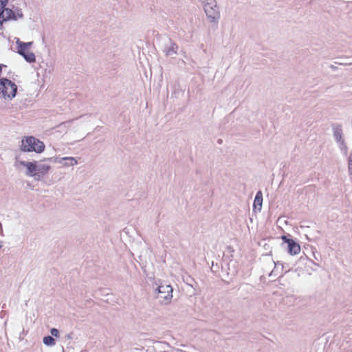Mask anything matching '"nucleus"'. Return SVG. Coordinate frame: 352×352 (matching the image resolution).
Instances as JSON below:
<instances>
[{"mask_svg":"<svg viewBox=\"0 0 352 352\" xmlns=\"http://www.w3.org/2000/svg\"><path fill=\"white\" fill-rule=\"evenodd\" d=\"M17 52L22 56L24 59L30 63H34L36 61L35 54L30 51L29 49L25 48L23 51L20 50L19 45H16Z\"/></svg>","mask_w":352,"mask_h":352,"instance_id":"423d86ee","label":"nucleus"},{"mask_svg":"<svg viewBox=\"0 0 352 352\" xmlns=\"http://www.w3.org/2000/svg\"><path fill=\"white\" fill-rule=\"evenodd\" d=\"M281 239L284 241V242L288 244V241H293V239H288L286 236H282Z\"/></svg>","mask_w":352,"mask_h":352,"instance_id":"6ab92c4d","label":"nucleus"},{"mask_svg":"<svg viewBox=\"0 0 352 352\" xmlns=\"http://www.w3.org/2000/svg\"><path fill=\"white\" fill-rule=\"evenodd\" d=\"M79 129V126H77L76 127H74V132H77V131Z\"/></svg>","mask_w":352,"mask_h":352,"instance_id":"4be33fe9","label":"nucleus"},{"mask_svg":"<svg viewBox=\"0 0 352 352\" xmlns=\"http://www.w3.org/2000/svg\"><path fill=\"white\" fill-rule=\"evenodd\" d=\"M204 12L210 23L216 24L220 19V12L216 0H203Z\"/></svg>","mask_w":352,"mask_h":352,"instance_id":"20e7f679","label":"nucleus"},{"mask_svg":"<svg viewBox=\"0 0 352 352\" xmlns=\"http://www.w3.org/2000/svg\"><path fill=\"white\" fill-rule=\"evenodd\" d=\"M16 85L11 80L2 78L0 79V98L11 100L16 96Z\"/></svg>","mask_w":352,"mask_h":352,"instance_id":"7ed1b4c3","label":"nucleus"},{"mask_svg":"<svg viewBox=\"0 0 352 352\" xmlns=\"http://www.w3.org/2000/svg\"><path fill=\"white\" fill-rule=\"evenodd\" d=\"M16 45H19L20 50L23 51L25 48L30 50V48L33 45V42L31 41V42L25 43V42L21 41L19 38H17L16 41Z\"/></svg>","mask_w":352,"mask_h":352,"instance_id":"ddd939ff","label":"nucleus"},{"mask_svg":"<svg viewBox=\"0 0 352 352\" xmlns=\"http://www.w3.org/2000/svg\"><path fill=\"white\" fill-rule=\"evenodd\" d=\"M168 346L166 344V343H164V342H157L156 344H155V348L156 349H165V348H168Z\"/></svg>","mask_w":352,"mask_h":352,"instance_id":"dca6fc26","label":"nucleus"},{"mask_svg":"<svg viewBox=\"0 0 352 352\" xmlns=\"http://www.w3.org/2000/svg\"><path fill=\"white\" fill-rule=\"evenodd\" d=\"M333 137L335 140L340 144L341 149H343L346 153L347 147L345 144L344 139L342 138V130L340 129H334Z\"/></svg>","mask_w":352,"mask_h":352,"instance_id":"6e6552de","label":"nucleus"},{"mask_svg":"<svg viewBox=\"0 0 352 352\" xmlns=\"http://www.w3.org/2000/svg\"><path fill=\"white\" fill-rule=\"evenodd\" d=\"M80 138L81 140L84 139V138H85L84 134H82L81 135H80Z\"/></svg>","mask_w":352,"mask_h":352,"instance_id":"5701e85b","label":"nucleus"},{"mask_svg":"<svg viewBox=\"0 0 352 352\" xmlns=\"http://www.w3.org/2000/svg\"><path fill=\"white\" fill-rule=\"evenodd\" d=\"M178 47L177 45L173 43L170 46H167L165 50V54L167 56L175 57L177 54Z\"/></svg>","mask_w":352,"mask_h":352,"instance_id":"f8f14e48","label":"nucleus"},{"mask_svg":"<svg viewBox=\"0 0 352 352\" xmlns=\"http://www.w3.org/2000/svg\"><path fill=\"white\" fill-rule=\"evenodd\" d=\"M263 204V194L261 190L257 192L254 201V210L261 211Z\"/></svg>","mask_w":352,"mask_h":352,"instance_id":"9d476101","label":"nucleus"},{"mask_svg":"<svg viewBox=\"0 0 352 352\" xmlns=\"http://www.w3.org/2000/svg\"><path fill=\"white\" fill-rule=\"evenodd\" d=\"M50 333L52 334V336H54L56 338H58L59 337V331L56 328H52L51 330H50Z\"/></svg>","mask_w":352,"mask_h":352,"instance_id":"f3484780","label":"nucleus"},{"mask_svg":"<svg viewBox=\"0 0 352 352\" xmlns=\"http://www.w3.org/2000/svg\"><path fill=\"white\" fill-rule=\"evenodd\" d=\"M0 13V25H2L3 22L10 19L16 20L17 17L14 12L9 8H4Z\"/></svg>","mask_w":352,"mask_h":352,"instance_id":"0eeeda50","label":"nucleus"},{"mask_svg":"<svg viewBox=\"0 0 352 352\" xmlns=\"http://www.w3.org/2000/svg\"><path fill=\"white\" fill-rule=\"evenodd\" d=\"M44 344L50 346H54L56 344L55 340L50 336H45L43 339Z\"/></svg>","mask_w":352,"mask_h":352,"instance_id":"4468645a","label":"nucleus"},{"mask_svg":"<svg viewBox=\"0 0 352 352\" xmlns=\"http://www.w3.org/2000/svg\"><path fill=\"white\" fill-rule=\"evenodd\" d=\"M156 290L157 291V298L162 303L168 304L173 298V287L170 285L160 284Z\"/></svg>","mask_w":352,"mask_h":352,"instance_id":"39448f33","label":"nucleus"},{"mask_svg":"<svg viewBox=\"0 0 352 352\" xmlns=\"http://www.w3.org/2000/svg\"><path fill=\"white\" fill-rule=\"evenodd\" d=\"M175 352H196V349L194 347H188L186 349H177Z\"/></svg>","mask_w":352,"mask_h":352,"instance_id":"2eb2a0df","label":"nucleus"},{"mask_svg":"<svg viewBox=\"0 0 352 352\" xmlns=\"http://www.w3.org/2000/svg\"><path fill=\"white\" fill-rule=\"evenodd\" d=\"M45 145L43 142L34 136H25L22 138L20 150L25 153L34 152L37 154L43 153Z\"/></svg>","mask_w":352,"mask_h":352,"instance_id":"f03ea898","label":"nucleus"},{"mask_svg":"<svg viewBox=\"0 0 352 352\" xmlns=\"http://www.w3.org/2000/svg\"><path fill=\"white\" fill-rule=\"evenodd\" d=\"M8 1V0H0V10L6 6Z\"/></svg>","mask_w":352,"mask_h":352,"instance_id":"a211bd4d","label":"nucleus"},{"mask_svg":"<svg viewBox=\"0 0 352 352\" xmlns=\"http://www.w3.org/2000/svg\"><path fill=\"white\" fill-rule=\"evenodd\" d=\"M287 247L289 253L292 256L296 255L300 252V245L294 240L288 241Z\"/></svg>","mask_w":352,"mask_h":352,"instance_id":"1a4fd4ad","label":"nucleus"},{"mask_svg":"<svg viewBox=\"0 0 352 352\" xmlns=\"http://www.w3.org/2000/svg\"><path fill=\"white\" fill-rule=\"evenodd\" d=\"M273 263L274 265V269L270 273V276H272L274 275L276 276L278 275V274H281V272L283 271V265L279 261H274Z\"/></svg>","mask_w":352,"mask_h":352,"instance_id":"9b49d317","label":"nucleus"},{"mask_svg":"<svg viewBox=\"0 0 352 352\" xmlns=\"http://www.w3.org/2000/svg\"><path fill=\"white\" fill-rule=\"evenodd\" d=\"M46 160H53L55 163L62 164L65 168L74 166L78 164V160L74 157H56L45 158L40 161H27L22 160L19 155L16 156L14 166L19 170H23L24 174L27 177H32L35 181L39 182L52 168L50 164L43 163Z\"/></svg>","mask_w":352,"mask_h":352,"instance_id":"f257e3e1","label":"nucleus"},{"mask_svg":"<svg viewBox=\"0 0 352 352\" xmlns=\"http://www.w3.org/2000/svg\"><path fill=\"white\" fill-rule=\"evenodd\" d=\"M16 16L17 19L18 18H22L23 17V14L21 12H17V14H16Z\"/></svg>","mask_w":352,"mask_h":352,"instance_id":"412c9836","label":"nucleus"},{"mask_svg":"<svg viewBox=\"0 0 352 352\" xmlns=\"http://www.w3.org/2000/svg\"><path fill=\"white\" fill-rule=\"evenodd\" d=\"M2 247V241H0V249Z\"/></svg>","mask_w":352,"mask_h":352,"instance_id":"b1692460","label":"nucleus"},{"mask_svg":"<svg viewBox=\"0 0 352 352\" xmlns=\"http://www.w3.org/2000/svg\"><path fill=\"white\" fill-rule=\"evenodd\" d=\"M8 314V312L6 311H4V310H2L1 312H0V317L1 318H4L6 316H7Z\"/></svg>","mask_w":352,"mask_h":352,"instance_id":"aec40b11","label":"nucleus"}]
</instances>
